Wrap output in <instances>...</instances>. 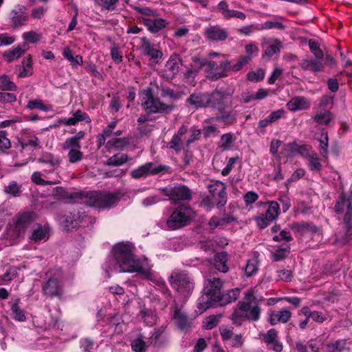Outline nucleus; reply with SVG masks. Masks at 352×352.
Instances as JSON below:
<instances>
[{
  "mask_svg": "<svg viewBox=\"0 0 352 352\" xmlns=\"http://www.w3.org/2000/svg\"><path fill=\"white\" fill-rule=\"evenodd\" d=\"M133 247L129 242L115 244L111 254L104 263L103 268L110 272H138L146 278H151L153 273L151 266L145 257L137 259L133 254Z\"/></svg>",
  "mask_w": 352,
  "mask_h": 352,
  "instance_id": "obj_1",
  "label": "nucleus"
},
{
  "mask_svg": "<svg viewBox=\"0 0 352 352\" xmlns=\"http://www.w3.org/2000/svg\"><path fill=\"white\" fill-rule=\"evenodd\" d=\"M260 300L256 297L255 288L248 290L245 293L244 300L238 303L231 316L233 323L240 325L247 320H258L261 315V309L258 306Z\"/></svg>",
  "mask_w": 352,
  "mask_h": 352,
  "instance_id": "obj_2",
  "label": "nucleus"
},
{
  "mask_svg": "<svg viewBox=\"0 0 352 352\" xmlns=\"http://www.w3.org/2000/svg\"><path fill=\"white\" fill-rule=\"evenodd\" d=\"M36 218L35 214L26 212L17 215L13 225H10L5 237L8 242L7 245H12L16 243L18 239L23 234L29 224Z\"/></svg>",
  "mask_w": 352,
  "mask_h": 352,
  "instance_id": "obj_3",
  "label": "nucleus"
},
{
  "mask_svg": "<svg viewBox=\"0 0 352 352\" xmlns=\"http://www.w3.org/2000/svg\"><path fill=\"white\" fill-rule=\"evenodd\" d=\"M222 283L219 278L208 280L205 283L204 288V295L202 296L198 302L197 307L200 313L212 306V303L221 300V288Z\"/></svg>",
  "mask_w": 352,
  "mask_h": 352,
  "instance_id": "obj_4",
  "label": "nucleus"
},
{
  "mask_svg": "<svg viewBox=\"0 0 352 352\" xmlns=\"http://www.w3.org/2000/svg\"><path fill=\"white\" fill-rule=\"evenodd\" d=\"M194 217L195 212L191 208L179 206L170 214L166 226L169 230H177L187 226Z\"/></svg>",
  "mask_w": 352,
  "mask_h": 352,
  "instance_id": "obj_5",
  "label": "nucleus"
},
{
  "mask_svg": "<svg viewBox=\"0 0 352 352\" xmlns=\"http://www.w3.org/2000/svg\"><path fill=\"white\" fill-rule=\"evenodd\" d=\"M169 280L172 287L184 298L188 297L194 287L191 278L185 273L174 272L170 276Z\"/></svg>",
  "mask_w": 352,
  "mask_h": 352,
  "instance_id": "obj_6",
  "label": "nucleus"
},
{
  "mask_svg": "<svg viewBox=\"0 0 352 352\" xmlns=\"http://www.w3.org/2000/svg\"><path fill=\"white\" fill-rule=\"evenodd\" d=\"M140 98L142 107L148 113H161L170 110V107L153 97L151 89L144 90Z\"/></svg>",
  "mask_w": 352,
  "mask_h": 352,
  "instance_id": "obj_7",
  "label": "nucleus"
},
{
  "mask_svg": "<svg viewBox=\"0 0 352 352\" xmlns=\"http://www.w3.org/2000/svg\"><path fill=\"white\" fill-rule=\"evenodd\" d=\"M221 98V94L217 91L210 95L208 94H192L189 98L188 101L193 108L198 109L214 104L216 102L219 101Z\"/></svg>",
  "mask_w": 352,
  "mask_h": 352,
  "instance_id": "obj_8",
  "label": "nucleus"
},
{
  "mask_svg": "<svg viewBox=\"0 0 352 352\" xmlns=\"http://www.w3.org/2000/svg\"><path fill=\"white\" fill-rule=\"evenodd\" d=\"M116 201L115 195L95 192L90 195L89 204L98 208H105L114 205Z\"/></svg>",
  "mask_w": 352,
  "mask_h": 352,
  "instance_id": "obj_9",
  "label": "nucleus"
},
{
  "mask_svg": "<svg viewBox=\"0 0 352 352\" xmlns=\"http://www.w3.org/2000/svg\"><path fill=\"white\" fill-rule=\"evenodd\" d=\"M207 188L211 194L212 202H217L219 206H223L226 203V186L223 182L211 181Z\"/></svg>",
  "mask_w": 352,
  "mask_h": 352,
  "instance_id": "obj_10",
  "label": "nucleus"
},
{
  "mask_svg": "<svg viewBox=\"0 0 352 352\" xmlns=\"http://www.w3.org/2000/svg\"><path fill=\"white\" fill-rule=\"evenodd\" d=\"M230 63L228 61L221 63L217 65L214 62H209L206 65V70L208 77L212 79L227 76V72L230 69Z\"/></svg>",
  "mask_w": 352,
  "mask_h": 352,
  "instance_id": "obj_11",
  "label": "nucleus"
},
{
  "mask_svg": "<svg viewBox=\"0 0 352 352\" xmlns=\"http://www.w3.org/2000/svg\"><path fill=\"white\" fill-rule=\"evenodd\" d=\"M260 336L267 344L268 349L276 352H280L283 350V345L278 341V333L274 329H271L265 333H261Z\"/></svg>",
  "mask_w": 352,
  "mask_h": 352,
  "instance_id": "obj_12",
  "label": "nucleus"
},
{
  "mask_svg": "<svg viewBox=\"0 0 352 352\" xmlns=\"http://www.w3.org/2000/svg\"><path fill=\"white\" fill-rule=\"evenodd\" d=\"M163 169L164 167L162 166L154 167V164L153 163H147L133 170L131 172V176L133 178L138 179L146 177L150 174L158 173Z\"/></svg>",
  "mask_w": 352,
  "mask_h": 352,
  "instance_id": "obj_13",
  "label": "nucleus"
},
{
  "mask_svg": "<svg viewBox=\"0 0 352 352\" xmlns=\"http://www.w3.org/2000/svg\"><path fill=\"white\" fill-rule=\"evenodd\" d=\"M23 6H15L10 12L12 26L14 28L23 25L28 21V16L25 14Z\"/></svg>",
  "mask_w": 352,
  "mask_h": 352,
  "instance_id": "obj_14",
  "label": "nucleus"
},
{
  "mask_svg": "<svg viewBox=\"0 0 352 352\" xmlns=\"http://www.w3.org/2000/svg\"><path fill=\"white\" fill-rule=\"evenodd\" d=\"M311 103L303 96H296L287 103V108L291 111H303L309 109Z\"/></svg>",
  "mask_w": 352,
  "mask_h": 352,
  "instance_id": "obj_15",
  "label": "nucleus"
},
{
  "mask_svg": "<svg viewBox=\"0 0 352 352\" xmlns=\"http://www.w3.org/2000/svg\"><path fill=\"white\" fill-rule=\"evenodd\" d=\"M292 313L287 309L281 311H270L268 312V321L272 325L278 323H285L290 319Z\"/></svg>",
  "mask_w": 352,
  "mask_h": 352,
  "instance_id": "obj_16",
  "label": "nucleus"
},
{
  "mask_svg": "<svg viewBox=\"0 0 352 352\" xmlns=\"http://www.w3.org/2000/svg\"><path fill=\"white\" fill-rule=\"evenodd\" d=\"M141 47L144 54L149 56L153 63H157L162 56V53L145 38H142Z\"/></svg>",
  "mask_w": 352,
  "mask_h": 352,
  "instance_id": "obj_17",
  "label": "nucleus"
},
{
  "mask_svg": "<svg viewBox=\"0 0 352 352\" xmlns=\"http://www.w3.org/2000/svg\"><path fill=\"white\" fill-rule=\"evenodd\" d=\"M83 120L86 121L87 122H90L89 117L86 113L82 112L80 110H77L72 114V116L69 118L61 119L59 121V123L67 126H74L76 125L78 122Z\"/></svg>",
  "mask_w": 352,
  "mask_h": 352,
  "instance_id": "obj_18",
  "label": "nucleus"
},
{
  "mask_svg": "<svg viewBox=\"0 0 352 352\" xmlns=\"http://www.w3.org/2000/svg\"><path fill=\"white\" fill-rule=\"evenodd\" d=\"M144 24L148 30L152 32H157L167 24L166 21L162 18H155L153 16L152 18L144 19Z\"/></svg>",
  "mask_w": 352,
  "mask_h": 352,
  "instance_id": "obj_19",
  "label": "nucleus"
},
{
  "mask_svg": "<svg viewBox=\"0 0 352 352\" xmlns=\"http://www.w3.org/2000/svg\"><path fill=\"white\" fill-rule=\"evenodd\" d=\"M168 195L174 200H184L190 199V192L186 186H178L173 188Z\"/></svg>",
  "mask_w": 352,
  "mask_h": 352,
  "instance_id": "obj_20",
  "label": "nucleus"
},
{
  "mask_svg": "<svg viewBox=\"0 0 352 352\" xmlns=\"http://www.w3.org/2000/svg\"><path fill=\"white\" fill-rule=\"evenodd\" d=\"M336 211L338 213H342L345 210H347V212L344 217V221L346 222H349L351 218V212H350V202L349 199L346 198L345 195H342L339 200L337 201V204L335 206Z\"/></svg>",
  "mask_w": 352,
  "mask_h": 352,
  "instance_id": "obj_21",
  "label": "nucleus"
},
{
  "mask_svg": "<svg viewBox=\"0 0 352 352\" xmlns=\"http://www.w3.org/2000/svg\"><path fill=\"white\" fill-rule=\"evenodd\" d=\"M307 151V147L298 145L296 143H290L285 146L284 152L287 157H293L297 155H305Z\"/></svg>",
  "mask_w": 352,
  "mask_h": 352,
  "instance_id": "obj_22",
  "label": "nucleus"
},
{
  "mask_svg": "<svg viewBox=\"0 0 352 352\" xmlns=\"http://www.w3.org/2000/svg\"><path fill=\"white\" fill-rule=\"evenodd\" d=\"M43 289L47 295L58 296L62 292V285L56 279H50Z\"/></svg>",
  "mask_w": 352,
  "mask_h": 352,
  "instance_id": "obj_23",
  "label": "nucleus"
},
{
  "mask_svg": "<svg viewBox=\"0 0 352 352\" xmlns=\"http://www.w3.org/2000/svg\"><path fill=\"white\" fill-rule=\"evenodd\" d=\"M26 50L27 48L23 47L22 45H18L5 52L3 57L8 62H12L21 57Z\"/></svg>",
  "mask_w": 352,
  "mask_h": 352,
  "instance_id": "obj_24",
  "label": "nucleus"
},
{
  "mask_svg": "<svg viewBox=\"0 0 352 352\" xmlns=\"http://www.w3.org/2000/svg\"><path fill=\"white\" fill-rule=\"evenodd\" d=\"M301 313L307 318H310L313 321L322 323L327 320V314L320 311H311L308 307H304L301 309Z\"/></svg>",
  "mask_w": 352,
  "mask_h": 352,
  "instance_id": "obj_25",
  "label": "nucleus"
},
{
  "mask_svg": "<svg viewBox=\"0 0 352 352\" xmlns=\"http://www.w3.org/2000/svg\"><path fill=\"white\" fill-rule=\"evenodd\" d=\"M208 38L213 41L224 40L228 36L226 32L219 27H210L206 30Z\"/></svg>",
  "mask_w": 352,
  "mask_h": 352,
  "instance_id": "obj_26",
  "label": "nucleus"
},
{
  "mask_svg": "<svg viewBox=\"0 0 352 352\" xmlns=\"http://www.w3.org/2000/svg\"><path fill=\"white\" fill-rule=\"evenodd\" d=\"M228 256L226 252H220L217 254L214 258V265L215 268L221 272H226L228 267L226 265Z\"/></svg>",
  "mask_w": 352,
  "mask_h": 352,
  "instance_id": "obj_27",
  "label": "nucleus"
},
{
  "mask_svg": "<svg viewBox=\"0 0 352 352\" xmlns=\"http://www.w3.org/2000/svg\"><path fill=\"white\" fill-rule=\"evenodd\" d=\"M49 236L48 228L45 226H38L32 230L30 239L34 241L46 240Z\"/></svg>",
  "mask_w": 352,
  "mask_h": 352,
  "instance_id": "obj_28",
  "label": "nucleus"
},
{
  "mask_svg": "<svg viewBox=\"0 0 352 352\" xmlns=\"http://www.w3.org/2000/svg\"><path fill=\"white\" fill-rule=\"evenodd\" d=\"M173 320L180 329H184L188 325V321L186 316L182 312L181 309L178 308H175L174 310Z\"/></svg>",
  "mask_w": 352,
  "mask_h": 352,
  "instance_id": "obj_29",
  "label": "nucleus"
},
{
  "mask_svg": "<svg viewBox=\"0 0 352 352\" xmlns=\"http://www.w3.org/2000/svg\"><path fill=\"white\" fill-rule=\"evenodd\" d=\"M22 38L25 41L22 46L27 48L26 43H36L39 42L41 39V34L35 31H28L23 34Z\"/></svg>",
  "mask_w": 352,
  "mask_h": 352,
  "instance_id": "obj_30",
  "label": "nucleus"
},
{
  "mask_svg": "<svg viewBox=\"0 0 352 352\" xmlns=\"http://www.w3.org/2000/svg\"><path fill=\"white\" fill-rule=\"evenodd\" d=\"M179 60L176 56H171L166 64V72L168 75L174 76L179 69Z\"/></svg>",
  "mask_w": 352,
  "mask_h": 352,
  "instance_id": "obj_31",
  "label": "nucleus"
},
{
  "mask_svg": "<svg viewBox=\"0 0 352 352\" xmlns=\"http://www.w3.org/2000/svg\"><path fill=\"white\" fill-rule=\"evenodd\" d=\"M258 269V261L256 256H254L248 260L245 267V274L247 276H251L255 274Z\"/></svg>",
  "mask_w": 352,
  "mask_h": 352,
  "instance_id": "obj_32",
  "label": "nucleus"
},
{
  "mask_svg": "<svg viewBox=\"0 0 352 352\" xmlns=\"http://www.w3.org/2000/svg\"><path fill=\"white\" fill-rule=\"evenodd\" d=\"M32 74V59L30 57L23 59L22 63V69L19 71L18 76L25 78Z\"/></svg>",
  "mask_w": 352,
  "mask_h": 352,
  "instance_id": "obj_33",
  "label": "nucleus"
},
{
  "mask_svg": "<svg viewBox=\"0 0 352 352\" xmlns=\"http://www.w3.org/2000/svg\"><path fill=\"white\" fill-rule=\"evenodd\" d=\"M320 142L319 149L322 156L324 158L327 157L328 155V135L324 131H322L320 134V137L317 138Z\"/></svg>",
  "mask_w": 352,
  "mask_h": 352,
  "instance_id": "obj_34",
  "label": "nucleus"
},
{
  "mask_svg": "<svg viewBox=\"0 0 352 352\" xmlns=\"http://www.w3.org/2000/svg\"><path fill=\"white\" fill-rule=\"evenodd\" d=\"M240 291L239 289H232L226 294H221V300L219 302L222 304L229 303L232 301L236 300L239 296Z\"/></svg>",
  "mask_w": 352,
  "mask_h": 352,
  "instance_id": "obj_35",
  "label": "nucleus"
},
{
  "mask_svg": "<svg viewBox=\"0 0 352 352\" xmlns=\"http://www.w3.org/2000/svg\"><path fill=\"white\" fill-rule=\"evenodd\" d=\"M234 145V138L231 133H226L221 136L220 147L223 150L232 149Z\"/></svg>",
  "mask_w": 352,
  "mask_h": 352,
  "instance_id": "obj_36",
  "label": "nucleus"
},
{
  "mask_svg": "<svg viewBox=\"0 0 352 352\" xmlns=\"http://www.w3.org/2000/svg\"><path fill=\"white\" fill-rule=\"evenodd\" d=\"M308 157V166L312 171H319L321 169L322 165L320 159L316 153L309 155Z\"/></svg>",
  "mask_w": 352,
  "mask_h": 352,
  "instance_id": "obj_37",
  "label": "nucleus"
},
{
  "mask_svg": "<svg viewBox=\"0 0 352 352\" xmlns=\"http://www.w3.org/2000/svg\"><path fill=\"white\" fill-rule=\"evenodd\" d=\"M279 211V205L276 201H272L270 203L269 208L265 214L270 220L274 221L275 220L278 215Z\"/></svg>",
  "mask_w": 352,
  "mask_h": 352,
  "instance_id": "obj_38",
  "label": "nucleus"
},
{
  "mask_svg": "<svg viewBox=\"0 0 352 352\" xmlns=\"http://www.w3.org/2000/svg\"><path fill=\"white\" fill-rule=\"evenodd\" d=\"M128 160L127 156L123 153L116 154L107 160V164L111 166H120L125 163Z\"/></svg>",
  "mask_w": 352,
  "mask_h": 352,
  "instance_id": "obj_39",
  "label": "nucleus"
},
{
  "mask_svg": "<svg viewBox=\"0 0 352 352\" xmlns=\"http://www.w3.org/2000/svg\"><path fill=\"white\" fill-rule=\"evenodd\" d=\"M346 342L345 340H338L334 343L327 346V352H341L346 348Z\"/></svg>",
  "mask_w": 352,
  "mask_h": 352,
  "instance_id": "obj_40",
  "label": "nucleus"
},
{
  "mask_svg": "<svg viewBox=\"0 0 352 352\" xmlns=\"http://www.w3.org/2000/svg\"><path fill=\"white\" fill-rule=\"evenodd\" d=\"M220 318V316H210L206 318L203 322L204 328L212 329L219 324Z\"/></svg>",
  "mask_w": 352,
  "mask_h": 352,
  "instance_id": "obj_41",
  "label": "nucleus"
},
{
  "mask_svg": "<svg viewBox=\"0 0 352 352\" xmlns=\"http://www.w3.org/2000/svg\"><path fill=\"white\" fill-rule=\"evenodd\" d=\"M314 120L322 124H327L333 119V116L329 111H324L314 118Z\"/></svg>",
  "mask_w": 352,
  "mask_h": 352,
  "instance_id": "obj_42",
  "label": "nucleus"
},
{
  "mask_svg": "<svg viewBox=\"0 0 352 352\" xmlns=\"http://www.w3.org/2000/svg\"><path fill=\"white\" fill-rule=\"evenodd\" d=\"M0 88L3 90L14 91L16 89L15 84L6 76L0 77Z\"/></svg>",
  "mask_w": 352,
  "mask_h": 352,
  "instance_id": "obj_43",
  "label": "nucleus"
},
{
  "mask_svg": "<svg viewBox=\"0 0 352 352\" xmlns=\"http://www.w3.org/2000/svg\"><path fill=\"white\" fill-rule=\"evenodd\" d=\"M264 76L265 71L262 69H258L256 71L250 72L247 75V78L249 80L255 82L263 80Z\"/></svg>",
  "mask_w": 352,
  "mask_h": 352,
  "instance_id": "obj_44",
  "label": "nucleus"
},
{
  "mask_svg": "<svg viewBox=\"0 0 352 352\" xmlns=\"http://www.w3.org/2000/svg\"><path fill=\"white\" fill-rule=\"evenodd\" d=\"M289 246L287 243L281 245V248L278 250L276 252H272L273 259L275 261H279L286 256L289 252Z\"/></svg>",
  "mask_w": 352,
  "mask_h": 352,
  "instance_id": "obj_45",
  "label": "nucleus"
},
{
  "mask_svg": "<svg viewBox=\"0 0 352 352\" xmlns=\"http://www.w3.org/2000/svg\"><path fill=\"white\" fill-rule=\"evenodd\" d=\"M83 157V153L80 148L69 150L68 152L69 161L71 163H76L80 161Z\"/></svg>",
  "mask_w": 352,
  "mask_h": 352,
  "instance_id": "obj_46",
  "label": "nucleus"
},
{
  "mask_svg": "<svg viewBox=\"0 0 352 352\" xmlns=\"http://www.w3.org/2000/svg\"><path fill=\"white\" fill-rule=\"evenodd\" d=\"M232 218H226V219H220L217 217H213L210 219L209 221V226L211 229H214L217 228L218 226H223L226 223H229L230 221H232Z\"/></svg>",
  "mask_w": 352,
  "mask_h": 352,
  "instance_id": "obj_47",
  "label": "nucleus"
},
{
  "mask_svg": "<svg viewBox=\"0 0 352 352\" xmlns=\"http://www.w3.org/2000/svg\"><path fill=\"white\" fill-rule=\"evenodd\" d=\"M140 317L147 325H153L156 322V316L152 312L142 311Z\"/></svg>",
  "mask_w": 352,
  "mask_h": 352,
  "instance_id": "obj_48",
  "label": "nucleus"
},
{
  "mask_svg": "<svg viewBox=\"0 0 352 352\" xmlns=\"http://www.w3.org/2000/svg\"><path fill=\"white\" fill-rule=\"evenodd\" d=\"M12 317L14 320L18 321H25L26 317L23 311L20 309L16 304H13L12 306Z\"/></svg>",
  "mask_w": 352,
  "mask_h": 352,
  "instance_id": "obj_49",
  "label": "nucleus"
},
{
  "mask_svg": "<svg viewBox=\"0 0 352 352\" xmlns=\"http://www.w3.org/2000/svg\"><path fill=\"white\" fill-rule=\"evenodd\" d=\"M65 148L69 150L80 148V142L78 141L76 136L67 138L65 142Z\"/></svg>",
  "mask_w": 352,
  "mask_h": 352,
  "instance_id": "obj_50",
  "label": "nucleus"
},
{
  "mask_svg": "<svg viewBox=\"0 0 352 352\" xmlns=\"http://www.w3.org/2000/svg\"><path fill=\"white\" fill-rule=\"evenodd\" d=\"M217 9L225 18L229 19L232 17L234 10L228 9V5L225 1H221L217 6Z\"/></svg>",
  "mask_w": 352,
  "mask_h": 352,
  "instance_id": "obj_51",
  "label": "nucleus"
},
{
  "mask_svg": "<svg viewBox=\"0 0 352 352\" xmlns=\"http://www.w3.org/2000/svg\"><path fill=\"white\" fill-rule=\"evenodd\" d=\"M27 107L30 109H40L44 111H47L49 109L48 107L43 104L39 100L29 101Z\"/></svg>",
  "mask_w": 352,
  "mask_h": 352,
  "instance_id": "obj_52",
  "label": "nucleus"
},
{
  "mask_svg": "<svg viewBox=\"0 0 352 352\" xmlns=\"http://www.w3.org/2000/svg\"><path fill=\"white\" fill-rule=\"evenodd\" d=\"M280 44L279 42L276 41L275 43L270 45L267 49H266L263 56H267L269 58L272 57L273 55L278 53L280 50Z\"/></svg>",
  "mask_w": 352,
  "mask_h": 352,
  "instance_id": "obj_53",
  "label": "nucleus"
},
{
  "mask_svg": "<svg viewBox=\"0 0 352 352\" xmlns=\"http://www.w3.org/2000/svg\"><path fill=\"white\" fill-rule=\"evenodd\" d=\"M268 96V91L265 89H260L258 90L256 93L254 94H252L247 99L245 100V102H249L252 100H262L266 98Z\"/></svg>",
  "mask_w": 352,
  "mask_h": 352,
  "instance_id": "obj_54",
  "label": "nucleus"
},
{
  "mask_svg": "<svg viewBox=\"0 0 352 352\" xmlns=\"http://www.w3.org/2000/svg\"><path fill=\"white\" fill-rule=\"evenodd\" d=\"M5 192L12 196H17L20 192V187L14 182H10L6 188Z\"/></svg>",
  "mask_w": 352,
  "mask_h": 352,
  "instance_id": "obj_55",
  "label": "nucleus"
},
{
  "mask_svg": "<svg viewBox=\"0 0 352 352\" xmlns=\"http://www.w3.org/2000/svg\"><path fill=\"white\" fill-rule=\"evenodd\" d=\"M256 221L257 226L261 229L266 228L272 221V220H270L269 218L265 216V214H263L256 217Z\"/></svg>",
  "mask_w": 352,
  "mask_h": 352,
  "instance_id": "obj_56",
  "label": "nucleus"
},
{
  "mask_svg": "<svg viewBox=\"0 0 352 352\" xmlns=\"http://www.w3.org/2000/svg\"><path fill=\"white\" fill-rule=\"evenodd\" d=\"M131 347L135 352H143L145 349V342L140 338H137L131 343Z\"/></svg>",
  "mask_w": 352,
  "mask_h": 352,
  "instance_id": "obj_57",
  "label": "nucleus"
},
{
  "mask_svg": "<svg viewBox=\"0 0 352 352\" xmlns=\"http://www.w3.org/2000/svg\"><path fill=\"white\" fill-rule=\"evenodd\" d=\"M249 62H250V57L241 56L239 59L237 63L231 67V69L234 72H238V71L241 70Z\"/></svg>",
  "mask_w": 352,
  "mask_h": 352,
  "instance_id": "obj_58",
  "label": "nucleus"
},
{
  "mask_svg": "<svg viewBox=\"0 0 352 352\" xmlns=\"http://www.w3.org/2000/svg\"><path fill=\"white\" fill-rule=\"evenodd\" d=\"M18 269L16 267H10L3 276V280L8 282L14 278L17 275Z\"/></svg>",
  "mask_w": 352,
  "mask_h": 352,
  "instance_id": "obj_59",
  "label": "nucleus"
},
{
  "mask_svg": "<svg viewBox=\"0 0 352 352\" xmlns=\"http://www.w3.org/2000/svg\"><path fill=\"white\" fill-rule=\"evenodd\" d=\"M219 331L223 340L226 341L232 338L233 335L232 329L223 326L219 328Z\"/></svg>",
  "mask_w": 352,
  "mask_h": 352,
  "instance_id": "obj_60",
  "label": "nucleus"
},
{
  "mask_svg": "<svg viewBox=\"0 0 352 352\" xmlns=\"http://www.w3.org/2000/svg\"><path fill=\"white\" fill-rule=\"evenodd\" d=\"M245 50L247 54L245 57H250V61L252 58L253 55H256L258 52L257 46L252 43L247 45L245 47Z\"/></svg>",
  "mask_w": 352,
  "mask_h": 352,
  "instance_id": "obj_61",
  "label": "nucleus"
},
{
  "mask_svg": "<svg viewBox=\"0 0 352 352\" xmlns=\"http://www.w3.org/2000/svg\"><path fill=\"white\" fill-rule=\"evenodd\" d=\"M239 160L238 157H231L229 159L226 166L222 170L221 173L223 175H228L232 169L234 164Z\"/></svg>",
  "mask_w": 352,
  "mask_h": 352,
  "instance_id": "obj_62",
  "label": "nucleus"
},
{
  "mask_svg": "<svg viewBox=\"0 0 352 352\" xmlns=\"http://www.w3.org/2000/svg\"><path fill=\"white\" fill-rule=\"evenodd\" d=\"M15 41V38L9 36L8 34H0V47L3 45H8L12 44Z\"/></svg>",
  "mask_w": 352,
  "mask_h": 352,
  "instance_id": "obj_63",
  "label": "nucleus"
},
{
  "mask_svg": "<svg viewBox=\"0 0 352 352\" xmlns=\"http://www.w3.org/2000/svg\"><path fill=\"white\" fill-rule=\"evenodd\" d=\"M243 199L246 204H251L258 199V195L253 191H249L243 196Z\"/></svg>",
  "mask_w": 352,
  "mask_h": 352,
  "instance_id": "obj_64",
  "label": "nucleus"
}]
</instances>
